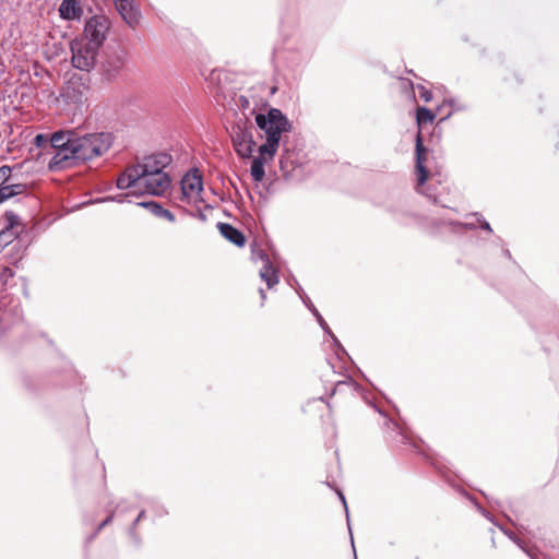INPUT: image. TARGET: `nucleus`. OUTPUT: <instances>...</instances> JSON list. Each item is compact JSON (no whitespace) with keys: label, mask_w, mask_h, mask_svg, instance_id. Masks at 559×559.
Returning a JSON list of instances; mask_svg holds the SVG:
<instances>
[{"label":"nucleus","mask_w":559,"mask_h":559,"mask_svg":"<svg viewBox=\"0 0 559 559\" xmlns=\"http://www.w3.org/2000/svg\"><path fill=\"white\" fill-rule=\"evenodd\" d=\"M111 145L109 133H92L82 136L75 135L70 141L69 148L59 155H53L49 168L61 170L74 165L75 162H85L103 155Z\"/></svg>","instance_id":"obj_1"},{"label":"nucleus","mask_w":559,"mask_h":559,"mask_svg":"<svg viewBox=\"0 0 559 559\" xmlns=\"http://www.w3.org/2000/svg\"><path fill=\"white\" fill-rule=\"evenodd\" d=\"M254 120L265 139V143L259 146L258 152L273 158L278 150L282 134L292 131V122L277 108H270L266 114H257Z\"/></svg>","instance_id":"obj_2"},{"label":"nucleus","mask_w":559,"mask_h":559,"mask_svg":"<svg viewBox=\"0 0 559 559\" xmlns=\"http://www.w3.org/2000/svg\"><path fill=\"white\" fill-rule=\"evenodd\" d=\"M170 185L171 179L169 175L122 173L117 179V187L119 189H131L133 194L140 192L163 197L169 190Z\"/></svg>","instance_id":"obj_3"},{"label":"nucleus","mask_w":559,"mask_h":559,"mask_svg":"<svg viewBox=\"0 0 559 559\" xmlns=\"http://www.w3.org/2000/svg\"><path fill=\"white\" fill-rule=\"evenodd\" d=\"M90 86L81 76H71L63 85L58 100L70 108L79 109L88 98Z\"/></svg>","instance_id":"obj_4"},{"label":"nucleus","mask_w":559,"mask_h":559,"mask_svg":"<svg viewBox=\"0 0 559 559\" xmlns=\"http://www.w3.org/2000/svg\"><path fill=\"white\" fill-rule=\"evenodd\" d=\"M72 64L74 68L90 72L96 64L98 47L90 44L86 38H75L71 41Z\"/></svg>","instance_id":"obj_5"},{"label":"nucleus","mask_w":559,"mask_h":559,"mask_svg":"<svg viewBox=\"0 0 559 559\" xmlns=\"http://www.w3.org/2000/svg\"><path fill=\"white\" fill-rule=\"evenodd\" d=\"M428 158V151L423 144L421 138L418 134L416 138V177H417V186L416 190L426 195L428 199L432 200L435 203H439L437 195L430 192L428 187H425V183L428 179V169L426 166V162Z\"/></svg>","instance_id":"obj_6"},{"label":"nucleus","mask_w":559,"mask_h":559,"mask_svg":"<svg viewBox=\"0 0 559 559\" xmlns=\"http://www.w3.org/2000/svg\"><path fill=\"white\" fill-rule=\"evenodd\" d=\"M173 162V157L167 153H157L150 156H145L136 165L128 167L123 173L135 174H155V175H168L165 168L168 167Z\"/></svg>","instance_id":"obj_7"},{"label":"nucleus","mask_w":559,"mask_h":559,"mask_svg":"<svg viewBox=\"0 0 559 559\" xmlns=\"http://www.w3.org/2000/svg\"><path fill=\"white\" fill-rule=\"evenodd\" d=\"M203 182L198 170L189 171L181 179V200L188 204L202 202Z\"/></svg>","instance_id":"obj_8"},{"label":"nucleus","mask_w":559,"mask_h":559,"mask_svg":"<svg viewBox=\"0 0 559 559\" xmlns=\"http://www.w3.org/2000/svg\"><path fill=\"white\" fill-rule=\"evenodd\" d=\"M108 31L109 20L104 15H95L86 22L84 35L81 38H86L90 44H95L99 48L106 39Z\"/></svg>","instance_id":"obj_9"},{"label":"nucleus","mask_w":559,"mask_h":559,"mask_svg":"<svg viewBox=\"0 0 559 559\" xmlns=\"http://www.w3.org/2000/svg\"><path fill=\"white\" fill-rule=\"evenodd\" d=\"M233 143L237 154L242 158H248L252 155L255 142L252 132L247 129H239L233 134Z\"/></svg>","instance_id":"obj_10"},{"label":"nucleus","mask_w":559,"mask_h":559,"mask_svg":"<svg viewBox=\"0 0 559 559\" xmlns=\"http://www.w3.org/2000/svg\"><path fill=\"white\" fill-rule=\"evenodd\" d=\"M115 7L123 21L130 26L135 27L140 23L141 12L135 5L134 0H114Z\"/></svg>","instance_id":"obj_11"},{"label":"nucleus","mask_w":559,"mask_h":559,"mask_svg":"<svg viewBox=\"0 0 559 559\" xmlns=\"http://www.w3.org/2000/svg\"><path fill=\"white\" fill-rule=\"evenodd\" d=\"M124 64V57L121 52L114 51L106 53L105 59L102 62L103 73L111 79L122 69Z\"/></svg>","instance_id":"obj_12"},{"label":"nucleus","mask_w":559,"mask_h":559,"mask_svg":"<svg viewBox=\"0 0 559 559\" xmlns=\"http://www.w3.org/2000/svg\"><path fill=\"white\" fill-rule=\"evenodd\" d=\"M217 228L221 233V235L230 241L231 243L236 245L237 247H243L246 243V237L245 235L231 226L228 223H218Z\"/></svg>","instance_id":"obj_13"},{"label":"nucleus","mask_w":559,"mask_h":559,"mask_svg":"<svg viewBox=\"0 0 559 559\" xmlns=\"http://www.w3.org/2000/svg\"><path fill=\"white\" fill-rule=\"evenodd\" d=\"M59 13L63 20H75L80 17L82 9L76 0H63Z\"/></svg>","instance_id":"obj_14"},{"label":"nucleus","mask_w":559,"mask_h":559,"mask_svg":"<svg viewBox=\"0 0 559 559\" xmlns=\"http://www.w3.org/2000/svg\"><path fill=\"white\" fill-rule=\"evenodd\" d=\"M138 204L147 209L156 217L164 218L170 223H175L176 221L175 215L170 211L164 209L159 203L155 201L140 202Z\"/></svg>","instance_id":"obj_15"},{"label":"nucleus","mask_w":559,"mask_h":559,"mask_svg":"<svg viewBox=\"0 0 559 559\" xmlns=\"http://www.w3.org/2000/svg\"><path fill=\"white\" fill-rule=\"evenodd\" d=\"M73 138H75L73 133L62 131L53 133L50 143L51 146L57 150L55 155H59L69 148L70 141L73 140Z\"/></svg>","instance_id":"obj_16"},{"label":"nucleus","mask_w":559,"mask_h":559,"mask_svg":"<svg viewBox=\"0 0 559 559\" xmlns=\"http://www.w3.org/2000/svg\"><path fill=\"white\" fill-rule=\"evenodd\" d=\"M267 159H270L267 157V154H260V153H259V156H257L252 159L250 173L255 182L262 181V179L265 175L264 164Z\"/></svg>","instance_id":"obj_17"},{"label":"nucleus","mask_w":559,"mask_h":559,"mask_svg":"<svg viewBox=\"0 0 559 559\" xmlns=\"http://www.w3.org/2000/svg\"><path fill=\"white\" fill-rule=\"evenodd\" d=\"M260 276L266 283L269 288H272L278 283V276L269 260L260 270Z\"/></svg>","instance_id":"obj_18"},{"label":"nucleus","mask_w":559,"mask_h":559,"mask_svg":"<svg viewBox=\"0 0 559 559\" xmlns=\"http://www.w3.org/2000/svg\"><path fill=\"white\" fill-rule=\"evenodd\" d=\"M24 190L22 185H3L0 187V203L21 193Z\"/></svg>","instance_id":"obj_19"},{"label":"nucleus","mask_w":559,"mask_h":559,"mask_svg":"<svg viewBox=\"0 0 559 559\" xmlns=\"http://www.w3.org/2000/svg\"><path fill=\"white\" fill-rule=\"evenodd\" d=\"M14 275L12 269L0 265V293L5 288L8 281Z\"/></svg>","instance_id":"obj_20"},{"label":"nucleus","mask_w":559,"mask_h":559,"mask_svg":"<svg viewBox=\"0 0 559 559\" xmlns=\"http://www.w3.org/2000/svg\"><path fill=\"white\" fill-rule=\"evenodd\" d=\"M433 119H435V115L428 108L420 107L417 109V120L419 123L432 122Z\"/></svg>","instance_id":"obj_21"},{"label":"nucleus","mask_w":559,"mask_h":559,"mask_svg":"<svg viewBox=\"0 0 559 559\" xmlns=\"http://www.w3.org/2000/svg\"><path fill=\"white\" fill-rule=\"evenodd\" d=\"M503 531V533L506 535L509 536L510 539H512L524 552H526L532 559H538L536 557V554L527 548L516 536H514L512 533L508 532V531H504L503 528H501Z\"/></svg>","instance_id":"obj_22"},{"label":"nucleus","mask_w":559,"mask_h":559,"mask_svg":"<svg viewBox=\"0 0 559 559\" xmlns=\"http://www.w3.org/2000/svg\"><path fill=\"white\" fill-rule=\"evenodd\" d=\"M318 323L320 324V326L334 340L336 341L334 334L331 332L328 323L325 322V320L322 318L321 314H318V319H317Z\"/></svg>","instance_id":"obj_23"},{"label":"nucleus","mask_w":559,"mask_h":559,"mask_svg":"<svg viewBox=\"0 0 559 559\" xmlns=\"http://www.w3.org/2000/svg\"><path fill=\"white\" fill-rule=\"evenodd\" d=\"M419 95L425 102H430L432 98V94L430 91H428L425 86L418 85Z\"/></svg>","instance_id":"obj_24"},{"label":"nucleus","mask_w":559,"mask_h":559,"mask_svg":"<svg viewBox=\"0 0 559 559\" xmlns=\"http://www.w3.org/2000/svg\"><path fill=\"white\" fill-rule=\"evenodd\" d=\"M10 174H11V168L9 166H2L0 168V181L7 180V178L10 176Z\"/></svg>","instance_id":"obj_25"},{"label":"nucleus","mask_w":559,"mask_h":559,"mask_svg":"<svg viewBox=\"0 0 559 559\" xmlns=\"http://www.w3.org/2000/svg\"><path fill=\"white\" fill-rule=\"evenodd\" d=\"M144 516H145V511H144V510H142V511L139 513L138 518H136V519L134 520V522H133L132 528H131V531H130V534H131L132 536H134V527H135V525H136V524H138V523H139V522L144 518Z\"/></svg>","instance_id":"obj_26"},{"label":"nucleus","mask_w":559,"mask_h":559,"mask_svg":"<svg viewBox=\"0 0 559 559\" xmlns=\"http://www.w3.org/2000/svg\"><path fill=\"white\" fill-rule=\"evenodd\" d=\"M114 519V513H110L98 526V531H100L103 527H105L106 525H108Z\"/></svg>","instance_id":"obj_27"},{"label":"nucleus","mask_w":559,"mask_h":559,"mask_svg":"<svg viewBox=\"0 0 559 559\" xmlns=\"http://www.w3.org/2000/svg\"><path fill=\"white\" fill-rule=\"evenodd\" d=\"M337 495H338V497H340V499H341V501H342V503H343V506L345 508L346 516L348 518V508H347V503H346L345 497H344V495L341 491H337Z\"/></svg>","instance_id":"obj_28"},{"label":"nucleus","mask_w":559,"mask_h":559,"mask_svg":"<svg viewBox=\"0 0 559 559\" xmlns=\"http://www.w3.org/2000/svg\"><path fill=\"white\" fill-rule=\"evenodd\" d=\"M129 194H124V195H121V197H117V198H112L111 200L112 201H117V202H123L126 198H128ZM106 199H102V201H105ZM96 202H100V200H97Z\"/></svg>","instance_id":"obj_29"},{"label":"nucleus","mask_w":559,"mask_h":559,"mask_svg":"<svg viewBox=\"0 0 559 559\" xmlns=\"http://www.w3.org/2000/svg\"><path fill=\"white\" fill-rule=\"evenodd\" d=\"M36 144L39 146L43 142H46V138L43 134H38L35 138Z\"/></svg>","instance_id":"obj_30"},{"label":"nucleus","mask_w":559,"mask_h":559,"mask_svg":"<svg viewBox=\"0 0 559 559\" xmlns=\"http://www.w3.org/2000/svg\"><path fill=\"white\" fill-rule=\"evenodd\" d=\"M480 227H481L483 229H486V230H488V231H491V227H490L489 223H488V222H486V221H483V222H481Z\"/></svg>","instance_id":"obj_31"},{"label":"nucleus","mask_w":559,"mask_h":559,"mask_svg":"<svg viewBox=\"0 0 559 559\" xmlns=\"http://www.w3.org/2000/svg\"><path fill=\"white\" fill-rule=\"evenodd\" d=\"M308 308L313 313V316L318 319V314H320V312L317 310V308L313 305L309 306Z\"/></svg>","instance_id":"obj_32"},{"label":"nucleus","mask_w":559,"mask_h":559,"mask_svg":"<svg viewBox=\"0 0 559 559\" xmlns=\"http://www.w3.org/2000/svg\"><path fill=\"white\" fill-rule=\"evenodd\" d=\"M308 308L313 313V316L318 319V314H320V312L317 310V308L313 305L309 306Z\"/></svg>","instance_id":"obj_33"},{"label":"nucleus","mask_w":559,"mask_h":559,"mask_svg":"<svg viewBox=\"0 0 559 559\" xmlns=\"http://www.w3.org/2000/svg\"><path fill=\"white\" fill-rule=\"evenodd\" d=\"M308 308L313 313V316L318 319V314H320V312L317 310V308L313 305L309 306Z\"/></svg>","instance_id":"obj_34"},{"label":"nucleus","mask_w":559,"mask_h":559,"mask_svg":"<svg viewBox=\"0 0 559 559\" xmlns=\"http://www.w3.org/2000/svg\"><path fill=\"white\" fill-rule=\"evenodd\" d=\"M7 216H8V219L10 222L11 226H13L14 225V219H16L17 217L14 214H12V213L8 214Z\"/></svg>","instance_id":"obj_35"},{"label":"nucleus","mask_w":559,"mask_h":559,"mask_svg":"<svg viewBox=\"0 0 559 559\" xmlns=\"http://www.w3.org/2000/svg\"><path fill=\"white\" fill-rule=\"evenodd\" d=\"M239 100H240V104H241V106H242V107H246V106H248V105H249L248 99H247V98H245V97H242V96L240 97V99H239Z\"/></svg>","instance_id":"obj_36"},{"label":"nucleus","mask_w":559,"mask_h":559,"mask_svg":"<svg viewBox=\"0 0 559 559\" xmlns=\"http://www.w3.org/2000/svg\"><path fill=\"white\" fill-rule=\"evenodd\" d=\"M260 295H261V299H262V301H264V300H265V298H266V296H265V293H264V290H263V289H260Z\"/></svg>","instance_id":"obj_37"},{"label":"nucleus","mask_w":559,"mask_h":559,"mask_svg":"<svg viewBox=\"0 0 559 559\" xmlns=\"http://www.w3.org/2000/svg\"><path fill=\"white\" fill-rule=\"evenodd\" d=\"M342 385H348V383L345 382V381H338L337 384H336V388H340Z\"/></svg>","instance_id":"obj_38"},{"label":"nucleus","mask_w":559,"mask_h":559,"mask_svg":"<svg viewBox=\"0 0 559 559\" xmlns=\"http://www.w3.org/2000/svg\"><path fill=\"white\" fill-rule=\"evenodd\" d=\"M304 302L306 304L307 307L312 305L308 297H306V299H304Z\"/></svg>","instance_id":"obj_39"},{"label":"nucleus","mask_w":559,"mask_h":559,"mask_svg":"<svg viewBox=\"0 0 559 559\" xmlns=\"http://www.w3.org/2000/svg\"><path fill=\"white\" fill-rule=\"evenodd\" d=\"M304 302L306 304L307 307L312 305L308 297H306V299H304Z\"/></svg>","instance_id":"obj_40"},{"label":"nucleus","mask_w":559,"mask_h":559,"mask_svg":"<svg viewBox=\"0 0 559 559\" xmlns=\"http://www.w3.org/2000/svg\"><path fill=\"white\" fill-rule=\"evenodd\" d=\"M504 253H506V255L510 257L509 250H506Z\"/></svg>","instance_id":"obj_41"},{"label":"nucleus","mask_w":559,"mask_h":559,"mask_svg":"<svg viewBox=\"0 0 559 559\" xmlns=\"http://www.w3.org/2000/svg\"><path fill=\"white\" fill-rule=\"evenodd\" d=\"M483 513H484L485 518L491 520L487 513H485V512H483Z\"/></svg>","instance_id":"obj_42"},{"label":"nucleus","mask_w":559,"mask_h":559,"mask_svg":"<svg viewBox=\"0 0 559 559\" xmlns=\"http://www.w3.org/2000/svg\"><path fill=\"white\" fill-rule=\"evenodd\" d=\"M355 559H357V558L355 557Z\"/></svg>","instance_id":"obj_43"}]
</instances>
